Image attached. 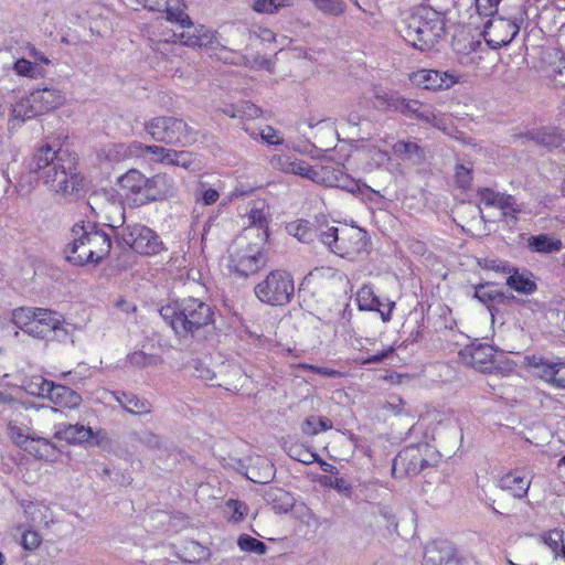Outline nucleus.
<instances>
[{
    "label": "nucleus",
    "mask_w": 565,
    "mask_h": 565,
    "mask_svg": "<svg viewBox=\"0 0 565 565\" xmlns=\"http://www.w3.org/2000/svg\"><path fill=\"white\" fill-rule=\"evenodd\" d=\"M54 437L70 445L102 446L108 440L107 433L99 428L94 430L83 424L60 423L55 425Z\"/></svg>",
    "instance_id": "13"
},
{
    "label": "nucleus",
    "mask_w": 565,
    "mask_h": 565,
    "mask_svg": "<svg viewBox=\"0 0 565 565\" xmlns=\"http://www.w3.org/2000/svg\"><path fill=\"white\" fill-rule=\"evenodd\" d=\"M237 545L242 551L254 552L258 555L265 554L267 550L266 545L262 541L247 534H243L238 537Z\"/></svg>",
    "instance_id": "49"
},
{
    "label": "nucleus",
    "mask_w": 565,
    "mask_h": 565,
    "mask_svg": "<svg viewBox=\"0 0 565 565\" xmlns=\"http://www.w3.org/2000/svg\"><path fill=\"white\" fill-rule=\"evenodd\" d=\"M64 103L65 93L57 87L38 88L13 106L12 120L31 119L56 109Z\"/></svg>",
    "instance_id": "8"
},
{
    "label": "nucleus",
    "mask_w": 565,
    "mask_h": 565,
    "mask_svg": "<svg viewBox=\"0 0 565 565\" xmlns=\"http://www.w3.org/2000/svg\"><path fill=\"white\" fill-rule=\"evenodd\" d=\"M478 199L486 206L499 209L507 221L510 218L516 222L521 207L512 195L495 192L490 188H481L478 191Z\"/></svg>",
    "instance_id": "19"
},
{
    "label": "nucleus",
    "mask_w": 565,
    "mask_h": 565,
    "mask_svg": "<svg viewBox=\"0 0 565 565\" xmlns=\"http://www.w3.org/2000/svg\"><path fill=\"white\" fill-rule=\"evenodd\" d=\"M370 157L373 161V164L376 167L383 166L390 160L388 153L385 150L377 149L376 147L370 149Z\"/></svg>",
    "instance_id": "64"
},
{
    "label": "nucleus",
    "mask_w": 565,
    "mask_h": 565,
    "mask_svg": "<svg viewBox=\"0 0 565 565\" xmlns=\"http://www.w3.org/2000/svg\"><path fill=\"white\" fill-rule=\"evenodd\" d=\"M331 428L329 419L311 416L308 417L302 424V431L307 435H317L320 431H324Z\"/></svg>",
    "instance_id": "48"
},
{
    "label": "nucleus",
    "mask_w": 565,
    "mask_h": 565,
    "mask_svg": "<svg viewBox=\"0 0 565 565\" xmlns=\"http://www.w3.org/2000/svg\"><path fill=\"white\" fill-rule=\"evenodd\" d=\"M159 312L173 331L181 337L194 334L213 322L211 307L193 297L162 306Z\"/></svg>",
    "instance_id": "3"
},
{
    "label": "nucleus",
    "mask_w": 565,
    "mask_h": 565,
    "mask_svg": "<svg viewBox=\"0 0 565 565\" xmlns=\"http://www.w3.org/2000/svg\"><path fill=\"white\" fill-rule=\"evenodd\" d=\"M500 2L499 0H475L478 13L484 17H495L494 13Z\"/></svg>",
    "instance_id": "56"
},
{
    "label": "nucleus",
    "mask_w": 565,
    "mask_h": 565,
    "mask_svg": "<svg viewBox=\"0 0 565 565\" xmlns=\"http://www.w3.org/2000/svg\"><path fill=\"white\" fill-rule=\"evenodd\" d=\"M291 4L292 0H254L252 7L258 13L275 14L280 9Z\"/></svg>",
    "instance_id": "42"
},
{
    "label": "nucleus",
    "mask_w": 565,
    "mask_h": 565,
    "mask_svg": "<svg viewBox=\"0 0 565 565\" xmlns=\"http://www.w3.org/2000/svg\"><path fill=\"white\" fill-rule=\"evenodd\" d=\"M524 137L543 146H557L561 141V135L553 127H543L536 130L527 131Z\"/></svg>",
    "instance_id": "32"
},
{
    "label": "nucleus",
    "mask_w": 565,
    "mask_h": 565,
    "mask_svg": "<svg viewBox=\"0 0 565 565\" xmlns=\"http://www.w3.org/2000/svg\"><path fill=\"white\" fill-rule=\"evenodd\" d=\"M534 373L552 386L565 390V362H552L542 356L526 358Z\"/></svg>",
    "instance_id": "18"
},
{
    "label": "nucleus",
    "mask_w": 565,
    "mask_h": 565,
    "mask_svg": "<svg viewBox=\"0 0 565 565\" xmlns=\"http://www.w3.org/2000/svg\"><path fill=\"white\" fill-rule=\"evenodd\" d=\"M33 170L50 191L62 196L75 195L83 188L75 158L66 150L41 147L33 157Z\"/></svg>",
    "instance_id": "1"
},
{
    "label": "nucleus",
    "mask_w": 565,
    "mask_h": 565,
    "mask_svg": "<svg viewBox=\"0 0 565 565\" xmlns=\"http://www.w3.org/2000/svg\"><path fill=\"white\" fill-rule=\"evenodd\" d=\"M246 132L249 134L252 138H257V136H260V138L268 145H281L284 139L280 136L279 131L273 128L271 126H265L263 129H260L258 132L255 130L249 131L248 128H244Z\"/></svg>",
    "instance_id": "47"
},
{
    "label": "nucleus",
    "mask_w": 565,
    "mask_h": 565,
    "mask_svg": "<svg viewBox=\"0 0 565 565\" xmlns=\"http://www.w3.org/2000/svg\"><path fill=\"white\" fill-rule=\"evenodd\" d=\"M170 156H173L174 159V166L182 167L184 169H190L194 162L193 154L189 151H174V153H171Z\"/></svg>",
    "instance_id": "60"
},
{
    "label": "nucleus",
    "mask_w": 565,
    "mask_h": 565,
    "mask_svg": "<svg viewBox=\"0 0 565 565\" xmlns=\"http://www.w3.org/2000/svg\"><path fill=\"white\" fill-rule=\"evenodd\" d=\"M497 296V291L490 289L488 284L476 287L475 297L484 305L492 302Z\"/></svg>",
    "instance_id": "58"
},
{
    "label": "nucleus",
    "mask_w": 565,
    "mask_h": 565,
    "mask_svg": "<svg viewBox=\"0 0 565 565\" xmlns=\"http://www.w3.org/2000/svg\"><path fill=\"white\" fill-rule=\"evenodd\" d=\"M110 395L120 404V406L132 415H148L152 412L151 403L138 395L127 394L125 392H110Z\"/></svg>",
    "instance_id": "26"
},
{
    "label": "nucleus",
    "mask_w": 565,
    "mask_h": 565,
    "mask_svg": "<svg viewBox=\"0 0 565 565\" xmlns=\"http://www.w3.org/2000/svg\"><path fill=\"white\" fill-rule=\"evenodd\" d=\"M40 390H31L32 395L47 397L55 406L65 409H75L83 402L82 396L74 390L54 384L47 380H40Z\"/></svg>",
    "instance_id": "15"
},
{
    "label": "nucleus",
    "mask_w": 565,
    "mask_h": 565,
    "mask_svg": "<svg viewBox=\"0 0 565 565\" xmlns=\"http://www.w3.org/2000/svg\"><path fill=\"white\" fill-rule=\"evenodd\" d=\"M339 226L331 225L329 221L324 220L318 225L315 232L321 243L331 250L333 241H335L339 235Z\"/></svg>",
    "instance_id": "43"
},
{
    "label": "nucleus",
    "mask_w": 565,
    "mask_h": 565,
    "mask_svg": "<svg viewBox=\"0 0 565 565\" xmlns=\"http://www.w3.org/2000/svg\"><path fill=\"white\" fill-rule=\"evenodd\" d=\"M529 247L536 253L552 254L559 252L563 243L559 239H554L546 234L531 236L527 239Z\"/></svg>",
    "instance_id": "30"
},
{
    "label": "nucleus",
    "mask_w": 565,
    "mask_h": 565,
    "mask_svg": "<svg viewBox=\"0 0 565 565\" xmlns=\"http://www.w3.org/2000/svg\"><path fill=\"white\" fill-rule=\"evenodd\" d=\"M455 557V547L448 542H433L425 547L424 565H446Z\"/></svg>",
    "instance_id": "24"
},
{
    "label": "nucleus",
    "mask_w": 565,
    "mask_h": 565,
    "mask_svg": "<svg viewBox=\"0 0 565 565\" xmlns=\"http://www.w3.org/2000/svg\"><path fill=\"white\" fill-rule=\"evenodd\" d=\"M174 191L175 186L173 179L164 173L147 178L148 203L172 196Z\"/></svg>",
    "instance_id": "23"
},
{
    "label": "nucleus",
    "mask_w": 565,
    "mask_h": 565,
    "mask_svg": "<svg viewBox=\"0 0 565 565\" xmlns=\"http://www.w3.org/2000/svg\"><path fill=\"white\" fill-rule=\"evenodd\" d=\"M231 117L255 119L262 115V109L249 102H243L234 107L233 111L225 110Z\"/></svg>",
    "instance_id": "45"
},
{
    "label": "nucleus",
    "mask_w": 565,
    "mask_h": 565,
    "mask_svg": "<svg viewBox=\"0 0 565 565\" xmlns=\"http://www.w3.org/2000/svg\"><path fill=\"white\" fill-rule=\"evenodd\" d=\"M320 167L312 168L306 161L299 160L297 158L291 157L290 166L286 173H294L296 175H300L302 178L312 180L313 182H318L319 179Z\"/></svg>",
    "instance_id": "36"
},
{
    "label": "nucleus",
    "mask_w": 565,
    "mask_h": 565,
    "mask_svg": "<svg viewBox=\"0 0 565 565\" xmlns=\"http://www.w3.org/2000/svg\"><path fill=\"white\" fill-rule=\"evenodd\" d=\"M21 543L25 550L33 551L41 544V536L38 532L28 530L22 533Z\"/></svg>",
    "instance_id": "59"
},
{
    "label": "nucleus",
    "mask_w": 565,
    "mask_h": 565,
    "mask_svg": "<svg viewBox=\"0 0 565 565\" xmlns=\"http://www.w3.org/2000/svg\"><path fill=\"white\" fill-rule=\"evenodd\" d=\"M564 533L561 530L550 531L544 537L545 544L552 550L555 556L565 557V544L563 542Z\"/></svg>",
    "instance_id": "46"
},
{
    "label": "nucleus",
    "mask_w": 565,
    "mask_h": 565,
    "mask_svg": "<svg viewBox=\"0 0 565 565\" xmlns=\"http://www.w3.org/2000/svg\"><path fill=\"white\" fill-rule=\"evenodd\" d=\"M244 60V65L246 66H249L250 68H254V70H267L269 72H273V63L265 58V57H255L253 58L252 61L250 60H247L246 57H243Z\"/></svg>",
    "instance_id": "61"
},
{
    "label": "nucleus",
    "mask_w": 565,
    "mask_h": 565,
    "mask_svg": "<svg viewBox=\"0 0 565 565\" xmlns=\"http://www.w3.org/2000/svg\"><path fill=\"white\" fill-rule=\"evenodd\" d=\"M254 292L263 303L286 306L295 292L292 276L286 270H273L255 286Z\"/></svg>",
    "instance_id": "9"
},
{
    "label": "nucleus",
    "mask_w": 565,
    "mask_h": 565,
    "mask_svg": "<svg viewBox=\"0 0 565 565\" xmlns=\"http://www.w3.org/2000/svg\"><path fill=\"white\" fill-rule=\"evenodd\" d=\"M185 550L188 551L189 554L186 561L190 563L204 561L207 559L210 556V551L196 541L188 542Z\"/></svg>",
    "instance_id": "50"
},
{
    "label": "nucleus",
    "mask_w": 565,
    "mask_h": 565,
    "mask_svg": "<svg viewBox=\"0 0 565 565\" xmlns=\"http://www.w3.org/2000/svg\"><path fill=\"white\" fill-rule=\"evenodd\" d=\"M507 285L512 290L524 295H530L536 290V284L532 279V274L529 271H520L516 268H511Z\"/></svg>",
    "instance_id": "28"
},
{
    "label": "nucleus",
    "mask_w": 565,
    "mask_h": 565,
    "mask_svg": "<svg viewBox=\"0 0 565 565\" xmlns=\"http://www.w3.org/2000/svg\"><path fill=\"white\" fill-rule=\"evenodd\" d=\"M255 230L244 231L228 249V268L239 276L256 273L263 266L262 250L267 241V234L262 232L254 238Z\"/></svg>",
    "instance_id": "6"
},
{
    "label": "nucleus",
    "mask_w": 565,
    "mask_h": 565,
    "mask_svg": "<svg viewBox=\"0 0 565 565\" xmlns=\"http://www.w3.org/2000/svg\"><path fill=\"white\" fill-rule=\"evenodd\" d=\"M393 152L399 159L411 161L414 164H420L425 160L423 148L413 141L399 140L395 142Z\"/></svg>",
    "instance_id": "29"
},
{
    "label": "nucleus",
    "mask_w": 565,
    "mask_h": 565,
    "mask_svg": "<svg viewBox=\"0 0 565 565\" xmlns=\"http://www.w3.org/2000/svg\"><path fill=\"white\" fill-rule=\"evenodd\" d=\"M501 490L511 493L516 499L526 497L531 481L526 480L519 470L510 471L498 481Z\"/></svg>",
    "instance_id": "25"
},
{
    "label": "nucleus",
    "mask_w": 565,
    "mask_h": 565,
    "mask_svg": "<svg viewBox=\"0 0 565 565\" xmlns=\"http://www.w3.org/2000/svg\"><path fill=\"white\" fill-rule=\"evenodd\" d=\"M460 76L452 71L422 68L409 75L413 85L427 90L450 89L459 83Z\"/></svg>",
    "instance_id": "14"
},
{
    "label": "nucleus",
    "mask_w": 565,
    "mask_h": 565,
    "mask_svg": "<svg viewBox=\"0 0 565 565\" xmlns=\"http://www.w3.org/2000/svg\"><path fill=\"white\" fill-rule=\"evenodd\" d=\"M196 201H202L204 205L214 204L218 198L220 193L217 190L207 188L205 183L201 182L196 190Z\"/></svg>",
    "instance_id": "54"
},
{
    "label": "nucleus",
    "mask_w": 565,
    "mask_h": 565,
    "mask_svg": "<svg viewBox=\"0 0 565 565\" xmlns=\"http://www.w3.org/2000/svg\"><path fill=\"white\" fill-rule=\"evenodd\" d=\"M121 243L141 255H157L163 249V243L154 231L142 224H128L122 227Z\"/></svg>",
    "instance_id": "11"
},
{
    "label": "nucleus",
    "mask_w": 565,
    "mask_h": 565,
    "mask_svg": "<svg viewBox=\"0 0 565 565\" xmlns=\"http://www.w3.org/2000/svg\"><path fill=\"white\" fill-rule=\"evenodd\" d=\"M403 38L415 49L429 51L445 34L443 17L429 8H419L408 17L399 30Z\"/></svg>",
    "instance_id": "4"
},
{
    "label": "nucleus",
    "mask_w": 565,
    "mask_h": 565,
    "mask_svg": "<svg viewBox=\"0 0 565 565\" xmlns=\"http://www.w3.org/2000/svg\"><path fill=\"white\" fill-rule=\"evenodd\" d=\"M10 435L13 443L24 449H29L28 443L30 441V437L22 433V430L17 427L12 426L10 427Z\"/></svg>",
    "instance_id": "62"
},
{
    "label": "nucleus",
    "mask_w": 565,
    "mask_h": 565,
    "mask_svg": "<svg viewBox=\"0 0 565 565\" xmlns=\"http://www.w3.org/2000/svg\"><path fill=\"white\" fill-rule=\"evenodd\" d=\"M141 142L113 143L107 146L103 152L110 162H120L128 158L140 157Z\"/></svg>",
    "instance_id": "27"
},
{
    "label": "nucleus",
    "mask_w": 565,
    "mask_h": 565,
    "mask_svg": "<svg viewBox=\"0 0 565 565\" xmlns=\"http://www.w3.org/2000/svg\"><path fill=\"white\" fill-rule=\"evenodd\" d=\"M375 98L377 100L379 106L385 107V109L394 111H399L402 108L401 106L404 102L403 97L394 94L388 95L376 93Z\"/></svg>",
    "instance_id": "52"
},
{
    "label": "nucleus",
    "mask_w": 565,
    "mask_h": 565,
    "mask_svg": "<svg viewBox=\"0 0 565 565\" xmlns=\"http://www.w3.org/2000/svg\"><path fill=\"white\" fill-rule=\"evenodd\" d=\"M247 511V505L242 501L230 499L225 503V513L231 522H241Z\"/></svg>",
    "instance_id": "44"
},
{
    "label": "nucleus",
    "mask_w": 565,
    "mask_h": 565,
    "mask_svg": "<svg viewBox=\"0 0 565 565\" xmlns=\"http://www.w3.org/2000/svg\"><path fill=\"white\" fill-rule=\"evenodd\" d=\"M317 183H322L327 186L339 188L351 193L361 190L359 180L353 179L341 168H333L328 166L320 167L319 179Z\"/></svg>",
    "instance_id": "22"
},
{
    "label": "nucleus",
    "mask_w": 565,
    "mask_h": 565,
    "mask_svg": "<svg viewBox=\"0 0 565 565\" xmlns=\"http://www.w3.org/2000/svg\"><path fill=\"white\" fill-rule=\"evenodd\" d=\"M256 463L260 466L259 470H256L254 467L248 469V479H250L255 483H267L273 479L274 476V466L269 462L268 459L258 457L256 459Z\"/></svg>",
    "instance_id": "33"
},
{
    "label": "nucleus",
    "mask_w": 565,
    "mask_h": 565,
    "mask_svg": "<svg viewBox=\"0 0 565 565\" xmlns=\"http://www.w3.org/2000/svg\"><path fill=\"white\" fill-rule=\"evenodd\" d=\"M356 302L360 310L377 311L384 322L391 320L392 310L395 302L391 300L383 301L369 285H363L356 292Z\"/></svg>",
    "instance_id": "21"
},
{
    "label": "nucleus",
    "mask_w": 565,
    "mask_h": 565,
    "mask_svg": "<svg viewBox=\"0 0 565 565\" xmlns=\"http://www.w3.org/2000/svg\"><path fill=\"white\" fill-rule=\"evenodd\" d=\"M286 230L289 235H292L302 243H309L316 236L315 230H312L309 222L305 220L290 222L287 224Z\"/></svg>",
    "instance_id": "35"
},
{
    "label": "nucleus",
    "mask_w": 565,
    "mask_h": 565,
    "mask_svg": "<svg viewBox=\"0 0 565 565\" xmlns=\"http://www.w3.org/2000/svg\"><path fill=\"white\" fill-rule=\"evenodd\" d=\"M38 309L39 308L33 307H21L14 309L12 312V322L18 328L25 331L26 328L30 327L31 322L36 318Z\"/></svg>",
    "instance_id": "40"
},
{
    "label": "nucleus",
    "mask_w": 565,
    "mask_h": 565,
    "mask_svg": "<svg viewBox=\"0 0 565 565\" xmlns=\"http://www.w3.org/2000/svg\"><path fill=\"white\" fill-rule=\"evenodd\" d=\"M437 451L427 444L411 445L398 452L393 460L394 475L415 476L438 461Z\"/></svg>",
    "instance_id": "10"
},
{
    "label": "nucleus",
    "mask_w": 565,
    "mask_h": 565,
    "mask_svg": "<svg viewBox=\"0 0 565 565\" xmlns=\"http://www.w3.org/2000/svg\"><path fill=\"white\" fill-rule=\"evenodd\" d=\"M178 29H180L181 31H178V30H168L167 28H162L163 24L160 22L158 25H153V30L151 32V36H150V40L156 43V44H160V43H181L185 46H188L182 40L181 38V33L183 31V29L178 24V23H174Z\"/></svg>",
    "instance_id": "31"
},
{
    "label": "nucleus",
    "mask_w": 565,
    "mask_h": 565,
    "mask_svg": "<svg viewBox=\"0 0 565 565\" xmlns=\"http://www.w3.org/2000/svg\"><path fill=\"white\" fill-rule=\"evenodd\" d=\"M148 153L151 154V160H153L156 162H160V163L163 160V156L169 154L167 148H163L161 146H156V145L147 146V145L141 143L140 157L148 154Z\"/></svg>",
    "instance_id": "57"
},
{
    "label": "nucleus",
    "mask_w": 565,
    "mask_h": 565,
    "mask_svg": "<svg viewBox=\"0 0 565 565\" xmlns=\"http://www.w3.org/2000/svg\"><path fill=\"white\" fill-rule=\"evenodd\" d=\"M145 130L156 141L171 146L186 147L196 141L198 132L183 119L160 116L145 122Z\"/></svg>",
    "instance_id": "7"
},
{
    "label": "nucleus",
    "mask_w": 565,
    "mask_h": 565,
    "mask_svg": "<svg viewBox=\"0 0 565 565\" xmlns=\"http://www.w3.org/2000/svg\"><path fill=\"white\" fill-rule=\"evenodd\" d=\"M36 320L49 334L60 329L63 323V317L58 312L45 308L38 309Z\"/></svg>",
    "instance_id": "34"
},
{
    "label": "nucleus",
    "mask_w": 565,
    "mask_h": 565,
    "mask_svg": "<svg viewBox=\"0 0 565 565\" xmlns=\"http://www.w3.org/2000/svg\"><path fill=\"white\" fill-rule=\"evenodd\" d=\"M414 116L417 119L431 124L435 127H440L441 119L436 110L429 105H424L419 102V107L417 108V111H415Z\"/></svg>",
    "instance_id": "51"
},
{
    "label": "nucleus",
    "mask_w": 565,
    "mask_h": 565,
    "mask_svg": "<svg viewBox=\"0 0 565 565\" xmlns=\"http://www.w3.org/2000/svg\"><path fill=\"white\" fill-rule=\"evenodd\" d=\"M14 72L19 76H24L29 78H39L44 76V70L40 67L36 63H33L25 58H19L13 65Z\"/></svg>",
    "instance_id": "41"
},
{
    "label": "nucleus",
    "mask_w": 565,
    "mask_h": 565,
    "mask_svg": "<svg viewBox=\"0 0 565 565\" xmlns=\"http://www.w3.org/2000/svg\"><path fill=\"white\" fill-rule=\"evenodd\" d=\"M315 9L326 15L339 17L345 12L344 0H310Z\"/></svg>",
    "instance_id": "37"
},
{
    "label": "nucleus",
    "mask_w": 565,
    "mask_h": 565,
    "mask_svg": "<svg viewBox=\"0 0 565 565\" xmlns=\"http://www.w3.org/2000/svg\"><path fill=\"white\" fill-rule=\"evenodd\" d=\"M472 168L465 164H458L456 167L455 179L459 188L466 190L469 189L472 182Z\"/></svg>",
    "instance_id": "55"
},
{
    "label": "nucleus",
    "mask_w": 565,
    "mask_h": 565,
    "mask_svg": "<svg viewBox=\"0 0 565 565\" xmlns=\"http://www.w3.org/2000/svg\"><path fill=\"white\" fill-rule=\"evenodd\" d=\"M111 248L109 234L95 223L75 224L72 228V241L65 253L67 259L75 265L97 264L106 257Z\"/></svg>",
    "instance_id": "2"
},
{
    "label": "nucleus",
    "mask_w": 565,
    "mask_h": 565,
    "mask_svg": "<svg viewBox=\"0 0 565 565\" xmlns=\"http://www.w3.org/2000/svg\"><path fill=\"white\" fill-rule=\"evenodd\" d=\"M460 358L472 369L489 373L493 369L494 350L489 344L471 345L460 351Z\"/></svg>",
    "instance_id": "20"
},
{
    "label": "nucleus",
    "mask_w": 565,
    "mask_h": 565,
    "mask_svg": "<svg viewBox=\"0 0 565 565\" xmlns=\"http://www.w3.org/2000/svg\"><path fill=\"white\" fill-rule=\"evenodd\" d=\"M268 495L271 501L273 509L277 513H287L294 507V498L287 491L276 489L271 491Z\"/></svg>",
    "instance_id": "39"
},
{
    "label": "nucleus",
    "mask_w": 565,
    "mask_h": 565,
    "mask_svg": "<svg viewBox=\"0 0 565 565\" xmlns=\"http://www.w3.org/2000/svg\"><path fill=\"white\" fill-rule=\"evenodd\" d=\"M365 246V232L358 227L342 225L337 239L333 241L331 252L341 257H351L364 250Z\"/></svg>",
    "instance_id": "16"
},
{
    "label": "nucleus",
    "mask_w": 565,
    "mask_h": 565,
    "mask_svg": "<svg viewBox=\"0 0 565 565\" xmlns=\"http://www.w3.org/2000/svg\"><path fill=\"white\" fill-rule=\"evenodd\" d=\"M523 20V12L513 15L511 19L503 17H492L483 25L482 35L491 49H500L512 42L520 31V24Z\"/></svg>",
    "instance_id": "12"
},
{
    "label": "nucleus",
    "mask_w": 565,
    "mask_h": 565,
    "mask_svg": "<svg viewBox=\"0 0 565 565\" xmlns=\"http://www.w3.org/2000/svg\"><path fill=\"white\" fill-rule=\"evenodd\" d=\"M119 186L124 196L134 205L141 206L148 203L147 177L136 169H131L119 178Z\"/></svg>",
    "instance_id": "17"
},
{
    "label": "nucleus",
    "mask_w": 565,
    "mask_h": 565,
    "mask_svg": "<svg viewBox=\"0 0 565 565\" xmlns=\"http://www.w3.org/2000/svg\"><path fill=\"white\" fill-rule=\"evenodd\" d=\"M145 8L166 12L167 21L178 23L182 29V41L189 46L203 47L212 42L213 32L204 25H195L183 10L181 0H136Z\"/></svg>",
    "instance_id": "5"
},
{
    "label": "nucleus",
    "mask_w": 565,
    "mask_h": 565,
    "mask_svg": "<svg viewBox=\"0 0 565 565\" xmlns=\"http://www.w3.org/2000/svg\"><path fill=\"white\" fill-rule=\"evenodd\" d=\"M128 361L132 366L142 369L157 364L159 362V358L152 354H147L142 351H136L128 355Z\"/></svg>",
    "instance_id": "53"
},
{
    "label": "nucleus",
    "mask_w": 565,
    "mask_h": 565,
    "mask_svg": "<svg viewBox=\"0 0 565 565\" xmlns=\"http://www.w3.org/2000/svg\"><path fill=\"white\" fill-rule=\"evenodd\" d=\"M291 156L275 154L270 159V166L279 171L286 172L290 166Z\"/></svg>",
    "instance_id": "63"
},
{
    "label": "nucleus",
    "mask_w": 565,
    "mask_h": 565,
    "mask_svg": "<svg viewBox=\"0 0 565 565\" xmlns=\"http://www.w3.org/2000/svg\"><path fill=\"white\" fill-rule=\"evenodd\" d=\"M248 221H249V226L247 228H245V231L255 230V232H254L255 239H257V235L262 232H264L268 235L267 213L265 212L264 207H252L248 213Z\"/></svg>",
    "instance_id": "38"
}]
</instances>
